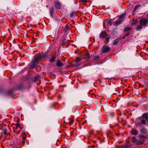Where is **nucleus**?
Here are the masks:
<instances>
[{"label": "nucleus", "mask_w": 148, "mask_h": 148, "mask_svg": "<svg viewBox=\"0 0 148 148\" xmlns=\"http://www.w3.org/2000/svg\"><path fill=\"white\" fill-rule=\"evenodd\" d=\"M41 58L40 54L35 55L32 61L30 68L32 69H34L39 64L40 61L41 60Z\"/></svg>", "instance_id": "nucleus-1"}, {"label": "nucleus", "mask_w": 148, "mask_h": 148, "mask_svg": "<svg viewBox=\"0 0 148 148\" xmlns=\"http://www.w3.org/2000/svg\"><path fill=\"white\" fill-rule=\"evenodd\" d=\"M139 22L140 25L136 28V30L138 31L143 29V27H145L148 23V19L142 18L140 19Z\"/></svg>", "instance_id": "nucleus-2"}, {"label": "nucleus", "mask_w": 148, "mask_h": 148, "mask_svg": "<svg viewBox=\"0 0 148 148\" xmlns=\"http://www.w3.org/2000/svg\"><path fill=\"white\" fill-rule=\"evenodd\" d=\"M110 49V47H109L107 46H105L103 47L101 51L103 53H105L108 52Z\"/></svg>", "instance_id": "nucleus-3"}, {"label": "nucleus", "mask_w": 148, "mask_h": 148, "mask_svg": "<svg viewBox=\"0 0 148 148\" xmlns=\"http://www.w3.org/2000/svg\"><path fill=\"white\" fill-rule=\"evenodd\" d=\"M107 36V34L105 31H102L99 34L100 38H103Z\"/></svg>", "instance_id": "nucleus-4"}, {"label": "nucleus", "mask_w": 148, "mask_h": 148, "mask_svg": "<svg viewBox=\"0 0 148 148\" xmlns=\"http://www.w3.org/2000/svg\"><path fill=\"white\" fill-rule=\"evenodd\" d=\"M55 7L58 9H60L61 5L60 3L58 1H56L54 3Z\"/></svg>", "instance_id": "nucleus-5"}, {"label": "nucleus", "mask_w": 148, "mask_h": 148, "mask_svg": "<svg viewBox=\"0 0 148 148\" xmlns=\"http://www.w3.org/2000/svg\"><path fill=\"white\" fill-rule=\"evenodd\" d=\"M140 132L143 134H146L147 133V131L146 128L144 127H143L140 128Z\"/></svg>", "instance_id": "nucleus-6"}, {"label": "nucleus", "mask_w": 148, "mask_h": 148, "mask_svg": "<svg viewBox=\"0 0 148 148\" xmlns=\"http://www.w3.org/2000/svg\"><path fill=\"white\" fill-rule=\"evenodd\" d=\"M139 137L140 139V140H141L143 142H144L147 140V138L145 136L142 135H139Z\"/></svg>", "instance_id": "nucleus-7"}, {"label": "nucleus", "mask_w": 148, "mask_h": 148, "mask_svg": "<svg viewBox=\"0 0 148 148\" xmlns=\"http://www.w3.org/2000/svg\"><path fill=\"white\" fill-rule=\"evenodd\" d=\"M107 23L109 26H111L112 25V22L111 20L109 21L107 19L104 21L103 22V26L105 27V23Z\"/></svg>", "instance_id": "nucleus-8"}, {"label": "nucleus", "mask_w": 148, "mask_h": 148, "mask_svg": "<svg viewBox=\"0 0 148 148\" xmlns=\"http://www.w3.org/2000/svg\"><path fill=\"white\" fill-rule=\"evenodd\" d=\"M64 65V64L61 61L58 60L57 61L56 65L57 66L59 67H62Z\"/></svg>", "instance_id": "nucleus-9"}, {"label": "nucleus", "mask_w": 148, "mask_h": 148, "mask_svg": "<svg viewBox=\"0 0 148 148\" xmlns=\"http://www.w3.org/2000/svg\"><path fill=\"white\" fill-rule=\"evenodd\" d=\"M143 117L148 122V114L144 113L143 115ZM147 126H148V122L147 123Z\"/></svg>", "instance_id": "nucleus-10"}, {"label": "nucleus", "mask_w": 148, "mask_h": 148, "mask_svg": "<svg viewBox=\"0 0 148 148\" xmlns=\"http://www.w3.org/2000/svg\"><path fill=\"white\" fill-rule=\"evenodd\" d=\"M54 8L53 7L51 8V10H50V14L51 16L52 17H53V14L54 13Z\"/></svg>", "instance_id": "nucleus-11"}, {"label": "nucleus", "mask_w": 148, "mask_h": 148, "mask_svg": "<svg viewBox=\"0 0 148 148\" xmlns=\"http://www.w3.org/2000/svg\"><path fill=\"white\" fill-rule=\"evenodd\" d=\"M22 135L23 136V138L22 139V144H23L25 143V140L26 138V137L25 136L26 135L25 133H23Z\"/></svg>", "instance_id": "nucleus-12"}, {"label": "nucleus", "mask_w": 148, "mask_h": 148, "mask_svg": "<svg viewBox=\"0 0 148 148\" xmlns=\"http://www.w3.org/2000/svg\"><path fill=\"white\" fill-rule=\"evenodd\" d=\"M42 53V56L41 55V59L45 58L47 56V53L46 52H43Z\"/></svg>", "instance_id": "nucleus-13"}, {"label": "nucleus", "mask_w": 148, "mask_h": 148, "mask_svg": "<svg viewBox=\"0 0 148 148\" xmlns=\"http://www.w3.org/2000/svg\"><path fill=\"white\" fill-rule=\"evenodd\" d=\"M123 19H118L116 22V25H119L121 22H122Z\"/></svg>", "instance_id": "nucleus-14"}, {"label": "nucleus", "mask_w": 148, "mask_h": 148, "mask_svg": "<svg viewBox=\"0 0 148 148\" xmlns=\"http://www.w3.org/2000/svg\"><path fill=\"white\" fill-rule=\"evenodd\" d=\"M131 132L133 134L135 135H136L138 134V132L137 130L135 129H132L131 130Z\"/></svg>", "instance_id": "nucleus-15"}, {"label": "nucleus", "mask_w": 148, "mask_h": 148, "mask_svg": "<svg viewBox=\"0 0 148 148\" xmlns=\"http://www.w3.org/2000/svg\"><path fill=\"white\" fill-rule=\"evenodd\" d=\"M94 55H92L91 56V57L93 58L94 60H98L99 58V56H94Z\"/></svg>", "instance_id": "nucleus-16"}, {"label": "nucleus", "mask_w": 148, "mask_h": 148, "mask_svg": "<svg viewBox=\"0 0 148 148\" xmlns=\"http://www.w3.org/2000/svg\"><path fill=\"white\" fill-rule=\"evenodd\" d=\"M69 27L67 25H66L63 31L65 33H66L69 30Z\"/></svg>", "instance_id": "nucleus-17"}, {"label": "nucleus", "mask_w": 148, "mask_h": 148, "mask_svg": "<svg viewBox=\"0 0 148 148\" xmlns=\"http://www.w3.org/2000/svg\"><path fill=\"white\" fill-rule=\"evenodd\" d=\"M18 127H17L16 126V127L15 128V129H14V131L15 133H16L17 134H18L19 133L20 131L17 130H18Z\"/></svg>", "instance_id": "nucleus-18"}, {"label": "nucleus", "mask_w": 148, "mask_h": 148, "mask_svg": "<svg viewBox=\"0 0 148 148\" xmlns=\"http://www.w3.org/2000/svg\"><path fill=\"white\" fill-rule=\"evenodd\" d=\"M141 119L140 118H138L136 119V122L137 125H139L141 124V123L140 122V120Z\"/></svg>", "instance_id": "nucleus-19"}, {"label": "nucleus", "mask_w": 148, "mask_h": 148, "mask_svg": "<svg viewBox=\"0 0 148 148\" xmlns=\"http://www.w3.org/2000/svg\"><path fill=\"white\" fill-rule=\"evenodd\" d=\"M56 56L55 55H53V56L51 58L50 60V61L51 62H53L54 61L55 59Z\"/></svg>", "instance_id": "nucleus-20"}, {"label": "nucleus", "mask_w": 148, "mask_h": 148, "mask_svg": "<svg viewBox=\"0 0 148 148\" xmlns=\"http://www.w3.org/2000/svg\"><path fill=\"white\" fill-rule=\"evenodd\" d=\"M125 13H123L119 17V18L120 19H123L124 20V19L123 18L124 16H125Z\"/></svg>", "instance_id": "nucleus-21"}, {"label": "nucleus", "mask_w": 148, "mask_h": 148, "mask_svg": "<svg viewBox=\"0 0 148 148\" xmlns=\"http://www.w3.org/2000/svg\"><path fill=\"white\" fill-rule=\"evenodd\" d=\"M138 21L137 19H133V22L131 24L132 26H133L134 25H135L137 23Z\"/></svg>", "instance_id": "nucleus-22"}, {"label": "nucleus", "mask_w": 148, "mask_h": 148, "mask_svg": "<svg viewBox=\"0 0 148 148\" xmlns=\"http://www.w3.org/2000/svg\"><path fill=\"white\" fill-rule=\"evenodd\" d=\"M3 133L4 135H6L8 134L7 131L5 128H4L2 130Z\"/></svg>", "instance_id": "nucleus-23"}, {"label": "nucleus", "mask_w": 148, "mask_h": 148, "mask_svg": "<svg viewBox=\"0 0 148 148\" xmlns=\"http://www.w3.org/2000/svg\"><path fill=\"white\" fill-rule=\"evenodd\" d=\"M82 58H80L77 57L75 60V62H78L81 61Z\"/></svg>", "instance_id": "nucleus-24"}, {"label": "nucleus", "mask_w": 148, "mask_h": 148, "mask_svg": "<svg viewBox=\"0 0 148 148\" xmlns=\"http://www.w3.org/2000/svg\"><path fill=\"white\" fill-rule=\"evenodd\" d=\"M81 64V63H79V64H77L76 63H74L72 64V66L73 67H77V66H79Z\"/></svg>", "instance_id": "nucleus-25"}, {"label": "nucleus", "mask_w": 148, "mask_h": 148, "mask_svg": "<svg viewBox=\"0 0 148 148\" xmlns=\"http://www.w3.org/2000/svg\"><path fill=\"white\" fill-rule=\"evenodd\" d=\"M120 39H117L116 40H115L114 42L113 43V45H116L119 41Z\"/></svg>", "instance_id": "nucleus-26"}, {"label": "nucleus", "mask_w": 148, "mask_h": 148, "mask_svg": "<svg viewBox=\"0 0 148 148\" xmlns=\"http://www.w3.org/2000/svg\"><path fill=\"white\" fill-rule=\"evenodd\" d=\"M40 76L38 75L36 76L33 79V81L34 82L36 81L40 78Z\"/></svg>", "instance_id": "nucleus-27"}, {"label": "nucleus", "mask_w": 148, "mask_h": 148, "mask_svg": "<svg viewBox=\"0 0 148 148\" xmlns=\"http://www.w3.org/2000/svg\"><path fill=\"white\" fill-rule=\"evenodd\" d=\"M131 28L130 27H127L125 28L124 30V32H126L129 30H131Z\"/></svg>", "instance_id": "nucleus-28"}, {"label": "nucleus", "mask_w": 148, "mask_h": 148, "mask_svg": "<svg viewBox=\"0 0 148 148\" xmlns=\"http://www.w3.org/2000/svg\"><path fill=\"white\" fill-rule=\"evenodd\" d=\"M140 6V4L136 5L134 7L133 12H134Z\"/></svg>", "instance_id": "nucleus-29"}, {"label": "nucleus", "mask_w": 148, "mask_h": 148, "mask_svg": "<svg viewBox=\"0 0 148 148\" xmlns=\"http://www.w3.org/2000/svg\"><path fill=\"white\" fill-rule=\"evenodd\" d=\"M23 86L22 84H20L18 86L17 89L19 90L23 88Z\"/></svg>", "instance_id": "nucleus-30"}, {"label": "nucleus", "mask_w": 148, "mask_h": 148, "mask_svg": "<svg viewBox=\"0 0 148 148\" xmlns=\"http://www.w3.org/2000/svg\"><path fill=\"white\" fill-rule=\"evenodd\" d=\"M140 122L141 123H142V124H145L146 123L145 121L143 119H141V120H140Z\"/></svg>", "instance_id": "nucleus-31"}, {"label": "nucleus", "mask_w": 148, "mask_h": 148, "mask_svg": "<svg viewBox=\"0 0 148 148\" xmlns=\"http://www.w3.org/2000/svg\"><path fill=\"white\" fill-rule=\"evenodd\" d=\"M75 12L74 11L72 12L70 14V17H73L75 14Z\"/></svg>", "instance_id": "nucleus-32"}, {"label": "nucleus", "mask_w": 148, "mask_h": 148, "mask_svg": "<svg viewBox=\"0 0 148 148\" xmlns=\"http://www.w3.org/2000/svg\"><path fill=\"white\" fill-rule=\"evenodd\" d=\"M87 0H79V2L84 3L87 2Z\"/></svg>", "instance_id": "nucleus-33"}, {"label": "nucleus", "mask_w": 148, "mask_h": 148, "mask_svg": "<svg viewBox=\"0 0 148 148\" xmlns=\"http://www.w3.org/2000/svg\"><path fill=\"white\" fill-rule=\"evenodd\" d=\"M86 56L88 58H90V57H91V56H90V54L89 53H87L86 54Z\"/></svg>", "instance_id": "nucleus-34"}, {"label": "nucleus", "mask_w": 148, "mask_h": 148, "mask_svg": "<svg viewBox=\"0 0 148 148\" xmlns=\"http://www.w3.org/2000/svg\"><path fill=\"white\" fill-rule=\"evenodd\" d=\"M74 121V120H71L69 124V125H71L73 123Z\"/></svg>", "instance_id": "nucleus-35"}, {"label": "nucleus", "mask_w": 148, "mask_h": 148, "mask_svg": "<svg viewBox=\"0 0 148 148\" xmlns=\"http://www.w3.org/2000/svg\"><path fill=\"white\" fill-rule=\"evenodd\" d=\"M136 137H134L132 138V142H135L136 141Z\"/></svg>", "instance_id": "nucleus-36"}, {"label": "nucleus", "mask_w": 148, "mask_h": 148, "mask_svg": "<svg viewBox=\"0 0 148 148\" xmlns=\"http://www.w3.org/2000/svg\"><path fill=\"white\" fill-rule=\"evenodd\" d=\"M20 124L19 123H17L16 124V126H17V127H20Z\"/></svg>", "instance_id": "nucleus-37"}, {"label": "nucleus", "mask_w": 148, "mask_h": 148, "mask_svg": "<svg viewBox=\"0 0 148 148\" xmlns=\"http://www.w3.org/2000/svg\"><path fill=\"white\" fill-rule=\"evenodd\" d=\"M110 38V37H108L106 39V41H107V42H109V38Z\"/></svg>", "instance_id": "nucleus-38"}, {"label": "nucleus", "mask_w": 148, "mask_h": 148, "mask_svg": "<svg viewBox=\"0 0 148 148\" xmlns=\"http://www.w3.org/2000/svg\"><path fill=\"white\" fill-rule=\"evenodd\" d=\"M130 35V34L129 33L127 32L126 33V34L125 36H129Z\"/></svg>", "instance_id": "nucleus-39"}, {"label": "nucleus", "mask_w": 148, "mask_h": 148, "mask_svg": "<svg viewBox=\"0 0 148 148\" xmlns=\"http://www.w3.org/2000/svg\"><path fill=\"white\" fill-rule=\"evenodd\" d=\"M20 121V120L19 119H18L17 120V123H19Z\"/></svg>", "instance_id": "nucleus-40"}, {"label": "nucleus", "mask_w": 148, "mask_h": 148, "mask_svg": "<svg viewBox=\"0 0 148 148\" xmlns=\"http://www.w3.org/2000/svg\"><path fill=\"white\" fill-rule=\"evenodd\" d=\"M126 36L125 35L122 38L123 39H124L126 37Z\"/></svg>", "instance_id": "nucleus-41"}, {"label": "nucleus", "mask_w": 148, "mask_h": 148, "mask_svg": "<svg viewBox=\"0 0 148 148\" xmlns=\"http://www.w3.org/2000/svg\"><path fill=\"white\" fill-rule=\"evenodd\" d=\"M127 146H125V148H127Z\"/></svg>", "instance_id": "nucleus-42"}, {"label": "nucleus", "mask_w": 148, "mask_h": 148, "mask_svg": "<svg viewBox=\"0 0 148 148\" xmlns=\"http://www.w3.org/2000/svg\"><path fill=\"white\" fill-rule=\"evenodd\" d=\"M95 147V146L94 145H93L92 146V148H93Z\"/></svg>", "instance_id": "nucleus-43"}, {"label": "nucleus", "mask_w": 148, "mask_h": 148, "mask_svg": "<svg viewBox=\"0 0 148 148\" xmlns=\"http://www.w3.org/2000/svg\"><path fill=\"white\" fill-rule=\"evenodd\" d=\"M147 17H148V13L147 14Z\"/></svg>", "instance_id": "nucleus-44"}, {"label": "nucleus", "mask_w": 148, "mask_h": 148, "mask_svg": "<svg viewBox=\"0 0 148 148\" xmlns=\"http://www.w3.org/2000/svg\"><path fill=\"white\" fill-rule=\"evenodd\" d=\"M20 129H22L21 127H20Z\"/></svg>", "instance_id": "nucleus-45"}]
</instances>
